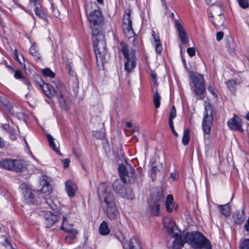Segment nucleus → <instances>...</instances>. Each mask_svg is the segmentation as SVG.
I'll return each mask as SVG.
<instances>
[{"label":"nucleus","instance_id":"1","mask_svg":"<svg viewBox=\"0 0 249 249\" xmlns=\"http://www.w3.org/2000/svg\"><path fill=\"white\" fill-rule=\"evenodd\" d=\"M111 190L110 186L101 183L98 187V193L102 207L107 217L111 220H116L120 217V214Z\"/></svg>","mask_w":249,"mask_h":249},{"label":"nucleus","instance_id":"2","mask_svg":"<svg viewBox=\"0 0 249 249\" xmlns=\"http://www.w3.org/2000/svg\"><path fill=\"white\" fill-rule=\"evenodd\" d=\"M35 83L48 98H52L55 96L59 103L65 102L64 97L67 95L68 92L63 83L58 81L57 83H54L53 85L50 86L44 83L38 75L35 77Z\"/></svg>","mask_w":249,"mask_h":249},{"label":"nucleus","instance_id":"3","mask_svg":"<svg viewBox=\"0 0 249 249\" xmlns=\"http://www.w3.org/2000/svg\"><path fill=\"white\" fill-rule=\"evenodd\" d=\"M183 241L189 243L195 249H211L210 242L197 231L187 232L184 236Z\"/></svg>","mask_w":249,"mask_h":249},{"label":"nucleus","instance_id":"4","mask_svg":"<svg viewBox=\"0 0 249 249\" xmlns=\"http://www.w3.org/2000/svg\"><path fill=\"white\" fill-rule=\"evenodd\" d=\"M119 50L122 52L125 60L124 63V70L128 73L132 72L136 66L137 57L135 50L122 41Z\"/></svg>","mask_w":249,"mask_h":249},{"label":"nucleus","instance_id":"5","mask_svg":"<svg viewBox=\"0 0 249 249\" xmlns=\"http://www.w3.org/2000/svg\"><path fill=\"white\" fill-rule=\"evenodd\" d=\"M214 112V108L211 104L209 103L208 105L205 107L203 121L202 123V128L205 139H209L213 124V114Z\"/></svg>","mask_w":249,"mask_h":249},{"label":"nucleus","instance_id":"6","mask_svg":"<svg viewBox=\"0 0 249 249\" xmlns=\"http://www.w3.org/2000/svg\"><path fill=\"white\" fill-rule=\"evenodd\" d=\"M191 80L194 86V89L197 100H202L204 99L206 91L205 83L202 75L195 74L191 76Z\"/></svg>","mask_w":249,"mask_h":249},{"label":"nucleus","instance_id":"7","mask_svg":"<svg viewBox=\"0 0 249 249\" xmlns=\"http://www.w3.org/2000/svg\"><path fill=\"white\" fill-rule=\"evenodd\" d=\"M97 65L103 64L107 54L106 44L104 39L92 41Z\"/></svg>","mask_w":249,"mask_h":249},{"label":"nucleus","instance_id":"8","mask_svg":"<svg viewBox=\"0 0 249 249\" xmlns=\"http://www.w3.org/2000/svg\"><path fill=\"white\" fill-rule=\"evenodd\" d=\"M0 167L9 171L21 172L24 168L23 160L5 158L0 160Z\"/></svg>","mask_w":249,"mask_h":249},{"label":"nucleus","instance_id":"9","mask_svg":"<svg viewBox=\"0 0 249 249\" xmlns=\"http://www.w3.org/2000/svg\"><path fill=\"white\" fill-rule=\"evenodd\" d=\"M131 10L129 8L124 10L123 18L124 33L128 38L134 36L135 33L132 28V22L131 19Z\"/></svg>","mask_w":249,"mask_h":249},{"label":"nucleus","instance_id":"10","mask_svg":"<svg viewBox=\"0 0 249 249\" xmlns=\"http://www.w3.org/2000/svg\"><path fill=\"white\" fill-rule=\"evenodd\" d=\"M19 188L22 191L24 199L27 203L34 204L36 203V198L32 193L31 188L28 185L24 183H22L20 185Z\"/></svg>","mask_w":249,"mask_h":249},{"label":"nucleus","instance_id":"11","mask_svg":"<svg viewBox=\"0 0 249 249\" xmlns=\"http://www.w3.org/2000/svg\"><path fill=\"white\" fill-rule=\"evenodd\" d=\"M227 124L229 128L232 131L244 132V129L242 128V120L236 114H234L232 118L228 120Z\"/></svg>","mask_w":249,"mask_h":249},{"label":"nucleus","instance_id":"12","mask_svg":"<svg viewBox=\"0 0 249 249\" xmlns=\"http://www.w3.org/2000/svg\"><path fill=\"white\" fill-rule=\"evenodd\" d=\"M175 27L177 30L179 38L182 44L188 46L189 37L188 35L183 26L181 25L180 21L178 20H175Z\"/></svg>","mask_w":249,"mask_h":249},{"label":"nucleus","instance_id":"13","mask_svg":"<svg viewBox=\"0 0 249 249\" xmlns=\"http://www.w3.org/2000/svg\"><path fill=\"white\" fill-rule=\"evenodd\" d=\"M88 19L93 26L100 25L103 21V17L100 10H94L90 13Z\"/></svg>","mask_w":249,"mask_h":249},{"label":"nucleus","instance_id":"14","mask_svg":"<svg viewBox=\"0 0 249 249\" xmlns=\"http://www.w3.org/2000/svg\"><path fill=\"white\" fill-rule=\"evenodd\" d=\"M113 187L117 194H119L121 197L127 199L132 198L128 193H131L130 190L127 192L126 189L119 181H116L113 183Z\"/></svg>","mask_w":249,"mask_h":249},{"label":"nucleus","instance_id":"15","mask_svg":"<svg viewBox=\"0 0 249 249\" xmlns=\"http://www.w3.org/2000/svg\"><path fill=\"white\" fill-rule=\"evenodd\" d=\"M164 199V196L162 189L160 188H157L152 191L149 201H156L157 203L162 204Z\"/></svg>","mask_w":249,"mask_h":249},{"label":"nucleus","instance_id":"16","mask_svg":"<svg viewBox=\"0 0 249 249\" xmlns=\"http://www.w3.org/2000/svg\"><path fill=\"white\" fill-rule=\"evenodd\" d=\"M44 218L46 227L50 228L59 220L60 215L53 214L52 213L47 212L44 214Z\"/></svg>","mask_w":249,"mask_h":249},{"label":"nucleus","instance_id":"17","mask_svg":"<svg viewBox=\"0 0 249 249\" xmlns=\"http://www.w3.org/2000/svg\"><path fill=\"white\" fill-rule=\"evenodd\" d=\"M246 218L244 210L236 211L232 214V218L234 223L241 225L245 220Z\"/></svg>","mask_w":249,"mask_h":249},{"label":"nucleus","instance_id":"18","mask_svg":"<svg viewBox=\"0 0 249 249\" xmlns=\"http://www.w3.org/2000/svg\"><path fill=\"white\" fill-rule=\"evenodd\" d=\"M65 185L68 195L71 197H74L77 189L76 185L72 181L68 180L65 183Z\"/></svg>","mask_w":249,"mask_h":249},{"label":"nucleus","instance_id":"19","mask_svg":"<svg viewBox=\"0 0 249 249\" xmlns=\"http://www.w3.org/2000/svg\"><path fill=\"white\" fill-rule=\"evenodd\" d=\"M40 185L42 186L40 191L43 193H49L52 190L49 178L46 176H42L40 181Z\"/></svg>","mask_w":249,"mask_h":249},{"label":"nucleus","instance_id":"20","mask_svg":"<svg viewBox=\"0 0 249 249\" xmlns=\"http://www.w3.org/2000/svg\"><path fill=\"white\" fill-rule=\"evenodd\" d=\"M161 204L156 201H149V207L151 214L154 216H159L160 214V206Z\"/></svg>","mask_w":249,"mask_h":249},{"label":"nucleus","instance_id":"21","mask_svg":"<svg viewBox=\"0 0 249 249\" xmlns=\"http://www.w3.org/2000/svg\"><path fill=\"white\" fill-rule=\"evenodd\" d=\"M65 231L69 233V235L66 236L65 240L66 242L68 243H71V241L76 238L77 235L78 233V231L76 229H64Z\"/></svg>","mask_w":249,"mask_h":249},{"label":"nucleus","instance_id":"22","mask_svg":"<svg viewBox=\"0 0 249 249\" xmlns=\"http://www.w3.org/2000/svg\"><path fill=\"white\" fill-rule=\"evenodd\" d=\"M92 41L99 39H104V36L100 29L94 27H92Z\"/></svg>","mask_w":249,"mask_h":249},{"label":"nucleus","instance_id":"23","mask_svg":"<svg viewBox=\"0 0 249 249\" xmlns=\"http://www.w3.org/2000/svg\"><path fill=\"white\" fill-rule=\"evenodd\" d=\"M218 209L222 215L227 217L231 214V207L229 204L225 205H218Z\"/></svg>","mask_w":249,"mask_h":249},{"label":"nucleus","instance_id":"24","mask_svg":"<svg viewBox=\"0 0 249 249\" xmlns=\"http://www.w3.org/2000/svg\"><path fill=\"white\" fill-rule=\"evenodd\" d=\"M29 53L31 55L36 58V61L41 60L40 54L39 53L37 46L35 43L33 44L29 48Z\"/></svg>","mask_w":249,"mask_h":249},{"label":"nucleus","instance_id":"25","mask_svg":"<svg viewBox=\"0 0 249 249\" xmlns=\"http://www.w3.org/2000/svg\"><path fill=\"white\" fill-rule=\"evenodd\" d=\"M118 169L122 180L124 183H126L127 180L125 177L127 176L128 172L124 164L122 163L119 165Z\"/></svg>","mask_w":249,"mask_h":249},{"label":"nucleus","instance_id":"26","mask_svg":"<svg viewBox=\"0 0 249 249\" xmlns=\"http://www.w3.org/2000/svg\"><path fill=\"white\" fill-rule=\"evenodd\" d=\"M45 200L47 204H48V206L52 209V210L55 211L58 209L57 202V200H53L52 197L50 196H47L45 197Z\"/></svg>","mask_w":249,"mask_h":249},{"label":"nucleus","instance_id":"27","mask_svg":"<svg viewBox=\"0 0 249 249\" xmlns=\"http://www.w3.org/2000/svg\"><path fill=\"white\" fill-rule=\"evenodd\" d=\"M127 245L129 249H142L139 246L138 239L134 236L130 239Z\"/></svg>","mask_w":249,"mask_h":249},{"label":"nucleus","instance_id":"28","mask_svg":"<svg viewBox=\"0 0 249 249\" xmlns=\"http://www.w3.org/2000/svg\"><path fill=\"white\" fill-rule=\"evenodd\" d=\"M99 232L100 234L103 235H106L109 233L110 229H109L107 224L106 221H103L100 225Z\"/></svg>","mask_w":249,"mask_h":249},{"label":"nucleus","instance_id":"29","mask_svg":"<svg viewBox=\"0 0 249 249\" xmlns=\"http://www.w3.org/2000/svg\"><path fill=\"white\" fill-rule=\"evenodd\" d=\"M173 201H174V198L173 196L171 195H169L167 196L166 199V211L170 213L173 211Z\"/></svg>","mask_w":249,"mask_h":249},{"label":"nucleus","instance_id":"30","mask_svg":"<svg viewBox=\"0 0 249 249\" xmlns=\"http://www.w3.org/2000/svg\"><path fill=\"white\" fill-rule=\"evenodd\" d=\"M224 17L221 14H219L217 15V17L213 19L212 23L214 25L215 27H220L222 26L224 24Z\"/></svg>","mask_w":249,"mask_h":249},{"label":"nucleus","instance_id":"31","mask_svg":"<svg viewBox=\"0 0 249 249\" xmlns=\"http://www.w3.org/2000/svg\"><path fill=\"white\" fill-rule=\"evenodd\" d=\"M47 138L49 143L50 147L57 153H59V149L54 142V138L49 134H47Z\"/></svg>","mask_w":249,"mask_h":249},{"label":"nucleus","instance_id":"32","mask_svg":"<svg viewBox=\"0 0 249 249\" xmlns=\"http://www.w3.org/2000/svg\"><path fill=\"white\" fill-rule=\"evenodd\" d=\"M190 130L188 128H185L183 131L182 143L184 145H187L190 141Z\"/></svg>","mask_w":249,"mask_h":249},{"label":"nucleus","instance_id":"33","mask_svg":"<svg viewBox=\"0 0 249 249\" xmlns=\"http://www.w3.org/2000/svg\"><path fill=\"white\" fill-rule=\"evenodd\" d=\"M160 100L161 96L157 90L153 96V102L156 108H159L160 107Z\"/></svg>","mask_w":249,"mask_h":249},{"label":"nucleus","instance_id":"34","mask_svg":"<svg viewBox=\"0 0 249 249\" xmlns=\"http://www.w3.org/2000/svg\"><path fill=\"white\" fill-rule=\"evenodd\" d=\"M164 225L168 232L169 233L173 232L175 223L172 220L170 219L168 222H165Z\"/></svg>","mask_w":249,"mask_h":249},{"label":"nucleus","instance_id":"35","mask_svg":"<svg viewBox=\"0 0 249 249\" xmlns=\"http://www.w3.org/2000/svg\"><path fill=\"white\" fill-rule=\"evenodd\" d=\"M7 67L9 69L11 70L12 71H14V77L16 79H20L22 80L25 77L23 75L21 71L19 70H14L12 66H7Z\"/></svg>","mask_w":249,"mask_h":249},{"label":"nucleus","instance_id":"36","mask_svg":"<svg viewBox=\"0 0 249 249\" xmlns=\"http://www.w3.org/2000/svg\"><path fill=\"white\" fill-rule=\"evenodd\" d=\"M183 246L181 238H176L173 242V248L174 249H180Z\"/></svg>","mask_w":249,"mask_h":249},{"label":"nucleus","instance_id":"37","mask_svg":"<svg viewBox=\"0 0 249 249\" xmlns=\"http://www.w3.org/2000/svg\"><path fill=\"white\" fill-rule=\"evenodd\" d=\"M236 82L234 80H230L227 82V86L229 90L232 93L236 90Z\"/></svg>","mask_w":249,"mask_h":249},{"label":"nucleus","instance_id":"38","mask_svg":"<svg viewBox=\"0 0 249 249\" xmlns=\"http://www.w3.org/2000/svg\"><path fill=\"white\" fill-rule=\"evenodd\" d=\"M42 72L44 75L46 77L54 78L55 76V73L52 71L49 68H46L42 70Z\"/></svg>","mask_w":249,"mask_h":249},{"label":"nucleus","instance_id":"39","mask_svg":"<svg viewBox=\"0 0 249 249\" xmlns=\"http://www.w3.org/2000/svg\"><path fill=\"white\" fill-rule=\"evenodd\" d=\"M154 45L156 52L157 53L160 54L162 51V47L161 41H159L158 42H154Z\"/></svg>","mask_w":249,"mask_h":249},{"label":"nucleus","instance_id":"40","mask_svg":"<svg viewBox=\"0 0 249 249\" xmlns=\"http://www.w3.org/2000/svg\"><path fill=\"white\" fill-rule=\"evenodd\" d=\"M62 220V225L60 227V230L64 231V229H69L67 227V226H73V224H69L68 220L66 216H63Z\"/></svg>","mask_w":249,"mask_h":249},{"label":"nucleus","instance_id":"41","mask_svg":"<svg viewBox=\"0 0 249 249\" xmlns=\"http://www.w3.org/2000/svg\"><path fill=\"white\" fill-rule=\"evenodd\" d=\"M176 107L174 106H173L171 108V111L170 112L169 117V123L172 122L173 123V119H175L176 117Z\"/></svg>","mask_w":249,"mask_h":249},{"label":"nucleus","instance_id":"42","mask_svg":"<svg viewBox=\"0 0 249 249\" xmlns=\"http://www.w3.org/2000/svg\"><path fill=\"white\" fill-rule=\"evenodd\" d=\"M1 103L5 107V108L11 113V111L13 109V106L7 100H4L1 101Z\"/></svg>","mask_w":249,"mask_h":249},{"label":"nucleus","instance_id":"43","mask_svg":"<svg viewBox=\"0 0 249 249\" xmlns=\"http://www.w3.org/2000/svg\"><path fill=\"white\" fill-rule=\"evenodd\" d=\"M240 249H249V239H245L241 242Z\"/></svg>","mask_w":249,"mask_h":249},{"label":"nucleus","instance_id":"44","mask_svg":"<svg viewBox=\"0 0 249 249\" xmlns=\"http://www.w3.org/2000/svg\"><path fill=\"white\" fill-rule=\"evenodd\" d=\"M35 6L34 12L36 16L39 18H42L44 16L43 11L37 6V5Z\"/></svg>","mask_w":249,"mask_h":249},{"label":"nucleus","instance_id":"45","mask_svg":"<svg viewBox=\"0 0 249 249\" xmlns=\"http://www.w3.org/2000/svg\"><path fill=\"white\" fill-rule=\"evenodd\" d=\"M238 2L239 6L243 9H246L249 6L248 0H238Z\"/></svg>","mask_w":249,"mask_h":249},{"label":"nucleus","instance_id":"46","mask_svg":"<svg viewBox=\"0 0 249 249\" xmlns=\"http://www.w3.org/2000/svg\"><path fill=\"white\" fill-rule=\"evenodd\" d=\"M8 132L10 134V138L12 140H15L17 139V131L14 128L12 127L9 130Z\"/></svg>","mask_w":249,"mask_h":249},{"label":"nucleus","instance_id":"47","mask_svg":"<svg viewBox=\"0 0 249 249\" xmlns=\"http://www.w3.org/2000/svg\"><path fill=\"white\" fill-rule=\"evenodd\" d=\"M93 136L97 139H103L105 137V134L100 131H95L93 132Z\"/></svg>","mask_w":249,"mask_h":249},{"label":"nucleus","instance_id":"48","mask_svg":"<svg viewBox=\"0 0 249 249\" xmlns=\"http://www.w3.org/2000/svg\"><path fill=\"white\" fill-rule=\"evenodd\" d=\"M2 237L4 238V241L2 243V245L5 247L9 246L10 248H12V245L9 238L5 235L2 236Z\"/></svg>","mask_w":249,"mask_h":249},{"label":"nucleus","instance_id":"49","mask_svg":"<svg viewBox=\"0 0 249 249\" xmlns=\"http://www.w3.org/2000/svg\"><path fill=\"white\" fill-rule=\"evenodd\" d=\"M187 52L190 56L193 57L196 54V49L194 47L188 48Z\"/></svg>","mask_w":249,"mask_h":249},{"label":"nucleus","instance_id":"50","mask_svg":"<svg viewBox=\"0 0 249 249\" xmlns=\"http://www.w3.org/2000/svg\"><path fill=\"white\" fill-rule=\"evenodd\" d=\"M207 89L209 90V91L215 97H217V94L215 92V89L212 86V85H209Z\"/></svg>","mask_w":249,"mask_h":249},{"label":"nucleus","instance_id":"51","mask_svg":"<svg viewBox=\"0 0 249 249\" xmlns=\"http://www.w3.org/2000/svg\"><path fill=\"white\" fill-rule=\"evenodd\" d=\"M152 36L154 42L160 41L159 36V34H156L154 30H152Z\"/></svg>","mask_w":249,"mask_h":249},{"label":"nucleus","instance_id":"52","mask_svg":"<svg viewBox=\"0 0 249 249\" xmlns=\"http://www.w3.org/2000/svg\"><path fill=\"white\" fill-rule=\"evenodd\" d=\"M169 126H170V127L171 128V130L172 131V132L173 133V134L176 136V137H178V134L176 132V131H175V129H174V123H172V122H169Z\"/></svg>","mask_w":249,"mask_h":249},{"label":"nucleus","instance_id":"53","mask_svg":"<svg viewBox=\"0 0 249 249\" xmlns=\"http://www.w3.org/2000/svg\"><path fill=\"white\" fill-rule=\"evenodd\" d=\"M223 37V33L222 32H219L216 34V40L218 41H220Z\"/></svg>","mask_w":249,"mask_h":249},{"label":"nucleus","instance_id":"54","mask_svg":"<svg viewBox=\"0 0 249 249\" xmlns=\"http://www.w3.org/2000/svg\"><path fill=\"white\" fill-rule=\"evenodd\" d=\"M70 160L69 159H65L63 160V166L65 168H67L70 164Z\"/></svg>","mask_w":249,"mask_h":249},{"label":"nucleus","instance_id":"55","mask_svg":"<svg viewBox=\"0 0 249 249\" xmlns=\"http://www.w3.org/2000/svg\"><path fill=\"white\" fill-rule=\"evenodd\" d=\"M159 171V169L156 166H153L151 168V172L154 175H156Z\"/></svg>","mask_w":249,"mask_h":249},{"label":"nucleus","instance_id":"56","mask_svg":"<svg viewBox=\"0 0 249 249\" xmlns=\"http://www.w3.org/2000/svg\"><path fill=\"white\" fill-rule=\"evenodd\" d=\"M22 81L25 85L27 86L28 89L30 88L31 85L25 77Z\"/></svg>","mask_w":249,"mask_h":249},{"label":"nucleus","instance_id":"57","mask_svg":"<svg viewBox=\"0 0 249 249\" xmlns=\"http://www.w3.org/2000/svg\"><path fill=\"white\" fill-rule=\"evenodd\" d=\"M12 127L10 126L9 124H3L2 126V128L7 131L8 132L9 131V130H10V129Z\"/></svg>","mask_w":249,"mask_h":249},{"label":"nucleus","instance_id":"58","mask_svg":"<svg viewBox=\"0 0 249 249\" xmlns=\"http://www.w3.org/2000/svg\"><path fill=\"white\" fill-rule=\"evenodd\" d=\"M6 146V143L0 137V148H3Z\"/></svg>","mask_w":249,"mask_h":249},{"label":"nucleus","instance_id":"59","mask_svg":"<svg viewBox=\"0 0 249 249\" xmlns=\"http://www.w3.org/2000/svg\"><path fill=\"white\" fill-rule=\"evenodd\" d=\"M151 76L153 80H154V82L157 81V75L155 72H152L151 73Z\"/></svg>","mask_w":249,"mask_h":249},{"label":"nucleus","instance_id":"60","mask_svg":"<svg viewBox=\"0 0 249 249\" xmlns=\"http://www.w3.org/2000/svg\"><path fill=\"white\" fill-rule=\"evenodd\" d=\"M14 53L15 57L16 58V59L18 62H19V60L18 59V50L17 49H15V50L14 51Z\"/></svg>","mask_w":249,"mask_h":249},{"label":"nucleus","instance_id":"61","mask_svg":"<svg viewBox=\"0 0 249 249\" xmlns=\"http://www.w3.org/2000/svg\"><path fill=\"white\" fill-rule=\"evenodd\" d=\"M30 3H32L34 6H36L38 4V0H29Z\"/></svg>","mask_w":249,"mask_h":249},{"label":"nucleus","instance_id":"62","mask_svg":"<svg viewBox=\"0 0 249 249\" xmlns=\"http://www.w3.org/2000/svg\"><path fill=\"white\" fill-rule=\"evenodd\" d=\"M208 16L209 18V20L212 22L213 20V16L211 13H208Z\"/></svg>","mask_w":249,"mask_h":249},{"label":"nucleus","instance_id":"63","mask_svg":"<svg viewBox=\"0 0 249 249\" xmlns=\"http://www.w3.org/2000/svg\"><path fill=\"white\" fill-rule=\"evenodd\" d=\"M126 126L128 128H131L132 126V124L130 122H126Z\"/></svg>","mask_w":249,"mask_h":249},{"label":"nucleus","instance_id":"64","mask_svg":"<svg viewBox=\"0 0 249 249\" xmlns=\"http://www.w3.org/2000/svg\"><path fill=\"white\" fill-rule=\"evenodd\" d=\"M121 243H122V245L123 246V249H127V248L126 247V243L125 242H122Z\"/></svg>","mask_w":249,"mask_h":249}]
</instances>
